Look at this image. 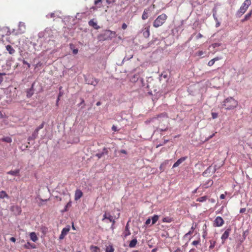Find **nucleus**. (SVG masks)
<instances>
[{
    "mask_svg": "<svg viewBox=\"0 0 252 252\" xmlns=\"http://www.w3.org/2000/svg\"><path fill=\"white\" fill-rule=\"evenodd\" d=\"M150 222H151V219H147L146 220L145 224L148 225V224H149L150 223Z\"/></svg>",
    "mask_w": 252,
    "mask_h": 252,
    "instance_id": "obj_56",
    "label": "nucleus"
},
{
    "mask_svg": "<svg viewBox=\"0 0 252 252\" xmlns=\"http://www.w3.org/2000/svg\"><path fill=\"white\" fill-rule=\"evenodd\" d=\"M9 196L8 194L6 193V192L2 190L0 191V199H3L4 198H8Z\"/></svg>",
    "mask_w": 252,
    "mask_h": 252,
    "instance_id": "obj_20",
    "label": "nucleus"
},
{
    "mask_svg": "<svg viewBox=\"0 0 252 252\" xmlns=\"http://www.w3.org/2000/svg\"><path fill=\"white\" fill-rule=\"evenodd\" d=\"M65 236V235L64 234H63V233L61 232V234H60V237H59V239H60V240H62V239H63L64 238Z\"/></svg>",
    "mask_w": 252,
    "mask_h": 252,
    "instance_id": "obj_51",
    "label": "nucleus"
},
{
    "mask_svg": "<svg viewBox=\"0 0 252 252\" xmlns=\"http://www.w3.org/2000/svg\"><path fill=\"white\" fill-rule=\"evenodd\" d=\"M252 14V10H251L250 12L248 13L245 16L244 19L242 20V22H244L247 20H248L251 17Z\"/></svg>",
    "mask_w": 252,
    "mask_h": 252,
    "instance_id": "obj_18",
    "label": "nucleus"
},
{
    "mask_svg": "<svg viewBox=\"0 0 252 252\" xmlns=\"http://www.w3.org/2000/svg\"><path fill=\"white\" fill-rule=\"evenodd\" d=\"M38 131H39L38 129H35L34 132L32 133V136L29 137L28 140H33L35 139L38 136Z\"/></svg>",
    "mask_w": 252,
    "mask_h": 252,
    "instance_id": "obj_10",
    "label": "nucleus"
},
{
    "mask_svg": "<svg viewBox=\"0 0 252 252\" xmlns=\"http://www.w3.org/2000/svg\"><path fill=\"white\" fill-rule=\"evenodd\" d=\"M137 243V239L135 238L133 239L130 241L129 244V247L130 248H134L135 246V245H136Z\"/></svg>",
    "mask_w": 252,
    "mask_h": 252,
    "instance_id": "obj_19",
    "label": "nucleus"
},
{
    "mask_svg": "<svg viewBox=\"0 0 252 252\" xmlns=\"http://www.w3.org/2000/svg\"><path fill=\"white\" fill-rule=\"evenodd\" d=\"M71 201H69V202H68V203H67V204L65 205V208H64V211H67V208H68V207H71Z\"/></svg>",
    "mask_w": 252,
    "mask_h": 252,
    "instance_id": "obj_35",
    "label": "nucleus"
},
{
    "mask_svg": "<svg viewBox=\"0 0 252 252\" xmlns=\"http://www.w3.org/2000/svg\"><path fill=\"white\" fill-rule=\"evenodd\" d=\"M225 194H221L220 195V198L221 199H224V198H225Z\"/></svg>",
    "mask_w": 252,
    "mask_h": 252,
    "instance_id": "obj_60",
    "label": "nucleus"
},
{
    "mask_svg": "<svg viewBox=\"0 0 252 252\" xmlns=\"http://www.w3.org/2000/svg\"><path fill=\"white\" fill-rule=\"evenodd\" d=\"M133 57V55L132 54H130L129 56H126L123 60L122 61V62L121 64H120L119 65H121L122 64V63H123L124 62H125V61H128L130 59L132 58Z\"/></svg>",
    "mask_w": 252,
    "mask_h": 252,
    "instance_id": "obj_30",
    "label": "nucleus"
},
{
    "mask_svg": "<svg viewBox=\"0 0 252 252\" xmlns=\"http://www.w3.org/2000/svg\"><path fill=\"white\" fill-rule=\"evenodd\" d=\"M149 10L148 9H145L143 12V14L142 15V19L143 20H146L148 18V12Z\"/></svg>",
    "mask_w": 252,
    "mask_h": 252,
    "instance_id": "obj_21",
    "label": "nucleus"
},
{
    "mask_svg": "<svg viewBox=\"0 0 252 252\" xmlns=\"http://www.w3.org/2000/svg\"><path fill=\"white\" fill-rule=\"evenodd\" d=\"M100 3H101V0H96L94 1V4L95 5H98Z\"/></svg>",
    "mask_w": 252,
    "mask_h": 252,
    "instance_id": "obj_52",
    "label": "nucleus"
},
{
    "mask_svg": "<svg viewBox=\"0 0 252 252\" xmlns=\"http://www.w3.org/2000/svg\"><path fill=\"white\" fill-rule=\"evenodd\" d=\"M207 199V197L206 196H204L200 197L199 198H198L197 199V201L200 202H203L205 201Z\"/></svg>",
    "mask_w": 252,
    "mask_h": 252,
    "instance_id": "obj_31",
    "label": "nucleus"
},
{
    "mask_svg": "<svg viewBox=\"0 0 252 252\" xmlns=\"http://www.w3.org/2000/svg\"><path fill=\"white\" fill-rule=\"evenodd\" d=\"M251 4V0H245L236 13L237 18H240L247 11Z\"/></svg>",
    "mask_w": 252,
    "mask_h": 252,
    "instance_id": "obj_2",
    "label": "nucleus"
},
{
    "mask_svg": "<svg viewBox=\"0 0 252 252\" xmlns=\"http://www.w3.org/2000/svg\"><path fill=\"white\" fill-rule=\"evenodd\" d=\"M6 49L8 52L9 54L10 55L13 54L15 52V50L13 49V48L10 45H7L6 46Z\"/></svg>",
    "mask_w": 252,
    "mask_h": 252,
    "instance_id": "obj_14",
    "label": "nucleus"
},
{
    "mask_svg": "<svg viewBox=\"0 0 252 252\" xmlns=\"http://www.w3.org/2000/svg\"><path fill=\"white\" fill-rule=\"evenodd\" d=\"M187 158V157H182L178 159L176 162L173 164L172 168H175L178 167L180 164L184 161Z\"/></svg>",
    "mask_w": 252,
    "mask_h": 252,
    "instance_id": "obj_7",
    "label": "nucleus"
},
{
    "mask_svg": "<svg viewBox=\"0 0 252 252\" xmlns=\"http://www.w3.org/2000/svg\"><path fill=\"white\" fill-rule=\"evenodd\" d=\"M5 75V73H0V84L1 83V82L3 81V78L2 77V76H4Z\"/></svg>",
    "mask_w": 252,
    "mask_h": 252,
    "instance_id": "obj_39",
    "label": "nucleus"
},
{
    "mask_svg": "<svg viewBox=\"0 0 252 252\" xmlns=\"http://www.w3.org/2000/svg\"><path fill=\"white\" fill-rule=\"evenodd\" d=\"M217 170V165H214L213 167L212 166V173H214Z\"/></svg>",
    "mask_w": 252,
    "mask_h": 252,
    "instance_id": "obj_44",
    "label": "nucleus"
},
{
    "mask_svg": "<svg viewBox=\"0 0 252 252\" xmlns=\"http://www.w3.org/2000/svg\"><path fill=\"white\" fill-rule=\"evenodd\" d=\"M158 216L155 215L154 216L152 217V224H154L158 220Z\"/></svg>",
    "mask_w": 252,
    "mask_h": 252,
    "instance_id": "obj_28",
    "label": "nucleus"
},
{
    "mask_svg": "<svg viewBox=\"0 0 252 252\" xmlns=\"http://www.w3.org/2000/svg\"><path fill=\"white\" fill-rule=\"evenodd\" d=\"M167 17L165 14H162L159 15L153 23L154 27L158 28L162 25L165 22Z\"/></svg>",
    "mask_w": 252,
    "mask_h": 252,
    "instance_id": "obj_3",
    "label": "nucleus"
},
{
    "mask_svg": "<svg viewBox=\"0 0 252 252\" xmlns=\"http://www.w3.org/2000/svg\"><path fill=\"white\" fill-rule=\"evenodd\" d=\"M30 238L33 242H36L38 240V237L36 236V234L35 232H31L30 234Z\"/></svg>",
    "mask_w": 252,
    "mask_h": 252,
    "instance_id": "obj_16",
    "label": "nucleus"
},
{
    "mask_svg": "<svg viewBox=\"0 0 252 252\" xmlns=\"http://www.w3.org/2000/svg\"><path fill=\"white\" fill-rule=\"evenodd\" d=\"M157 41H158V43L159 42V39L158 37H153L152 40L148 43V46H152L154 45Z\"/></svg>",
    "mask_w": 252,
    "mask_h": 252,
    "instance_id": "obj_15",
    "label": "nucleus"
},
{
    "mask_svg": "<svg viewBox=\"0 0 252 252\" xmlns=\"http://www.w3.org/2000/svg\"><path fill=\"white\" fill-rule=\"evenodd\" d=\"M159 169L161 172H163L165 169V167L163 165H162V163L160 164L159 166Z\"/></svg>",
    "mask_w": 252,
    "mask_h": 252,
    "instance_id": "obj_47",
    "label": "nucleus"
},
{
    "mask_svg": "<svg viewBox=\"0 0 252 252\" xmlns=\"http://www.w3.org/2000/svg\"><path fill=\"white\" fill-rule=\"evenodd\" d=\"M217 11L215 9H213V16L216 22H218V18L216 16Z\"/></svg>",
    "mask_w": 252,
    "mask_h": 252,
    "instance_id": "obj_34",
    "label": "nucleus"
},
{
    "mask_svg": "<svg viewBox=\"0 0 252 252\" xmlns=\"http://www.w3.org/2000/svg\"><path fill=\"white\" fill-rule=\"evenodd\" d=\"M217 170V165H214L213 167L212 166V173H214Z\"/></svg>",
    "mask_w": 252,
    "mask_h": 252,
    "instance_id": "obj_45",
    "label": "nucleus"
},
{
    "mask_svg": "<svg viewBox=\"0 0 252 252\" xmlns=\"http://www.w3.org/2000/svg\"><path fill=\"white\" fill-rule=\"evenodd\" d=\"M10 240L11 241V242H15L16 241V239L14 238V237H11L10 238Z\"/></svg>",
    "mask_w": 252,
    "mask_h": 252,
    "instance_id": "obj_63",
    "label": "nucleus"
},
{
    "mask_svg": "<svg viewBox=\"0 0 252 252\" xmlns=\"http://www.w3.org/2000/svg\"><path fill=\"white\" fill-rule=\"evenodd\" d=\"M119 217H120V213L119 212V211L117 210V211H116V215H114V216H111V221L113 220V223H114V222H115L114 220L118 219L119 218Z\"/></svg>",
    "mask_w": 252,
    "mask_h": 252,
    "instance_id": "obj_24",
    "label": "nucleus"
},
{
    "mask_svg": "<svg viewBox=\"0 0 252 252\" xmlns=\"http://www.w3.org/2000/svg\"><path fill=\"white\" fill-rule=\"evenodd\" d=\"M78 50L77 49H73L72 50V53L73 54L76 55L78 53Z\"/></svg>",
    "mask_w": 252,
    "mask_h": 252,
    "instance_id": "obj_50",
    "label": "nucleus"
},
{
    "mask_svg": "<svg viewBox=\"0 0 252 252\" xmlns=\"http://www.w3.org/2000/svg\"><path fill=\"white\" fill-rule=\"evenodd\" d=\"M44 122H42V124L39 126H38L36 129H38V130L39 131L40 129H42L44 127Z\"/></svg>",
    "mask_w": 252,
    "mask_h": 252,
    "instance_id": "obj_37",
    "label": "nucleus"
},
{
    "mask_svg": "<svg viewBox=\"0 0 252 252\" xmlns=\"http://www.w3.org/2000/svg\"><path fill=\"white\" fill-rule=\"evenodd\" d=\"M104 153H98L96 154V156L98 157V158H100L102 155L104 154Z\"/></svg>",
    "mask_w": 252,
    "mask_h": 252,
    "instance_id": "obj_59",
    "label": "nucleus"
},
{
    "mask_svg": "<svg viewBox=\"0 0 252 252\" xmlns=\"http://www.w3.org/2000/svg\"><path fill=\"white\" fill-rule=\"evenodd\" d=\"M218 114L217 113H212V118L215 119L216 118H217L218 117Z\"/></svg>",
    "mask_w": 252,
    "mask_h": 252,
    "instance_id": "obj_41",
    "label": "nucleus"
},
{
    "mask_svg": "<svg viewBox=\"0 0 252 252\" xmlns=\"http://www.w3.org/2000/svg\"><path fill=\"white\" fill-rule=\"evenodd\" d=\"M23 64H26V65H27V66H28V67L29 68H30V66H31L30 64L29 63H28L27 61H26L25 60H23Z\"/></svg>",
    "mask_w": 252,
    "mask_h": 252,
    "instance_id": "obj_49",
    "label": "nucleus"
},
{
    "mask_svg": "<svg viewBox=\"0 0 252 252\" xmlns=\"http://www.w3.org/2000/svg\"><path fill=\"white\" fill-rule=\"evenodd\" d=\"M224 223V220L221 217L218 216L214 221V226L220 227Z\"/></svg>",
    "mask_w": 252,
    "mask_h": 252,
    "instance_id": "obj_4",
    "label": "nucleus"
},
{
    "mask_svg": "<svg viewBox=\"0 0 252 252\" xmlns=\"http://www.w3.org/2000/svg\"><path fill=\"white\" fill-rule=\"evenodd\" d=\"M32 93H30V92H28L27 94V96L28 97H31L32 95Z\"/></svg>",
    "mask_w": 252,
    "mask_h": 252,
    "instance_id": "obj_61",
    "label": "nucleus"
},
{
    "mask_svg": "<svg viewBox=\"0 0 252 252\" xmlns=\"http://www.w3.org/2000/svg\"><path fill=\"white\" fill-rule=\"evenodd\" d=\"M231 231V229L230 228H228L225 230L224 232L223 233L221 237V239L222 241V243H223L228 238V236Z\"/></svg>",
    "mask_w": 252,
    "mask_h": 252,
    "instance_id": "obj_6",
    "label": "nucleus"
},
{
    "mask_svg": "<svg viewBox=\"0 0 252 252\" xmlns=\"http://www.w3.org/2000/svg\"><path fill=\"white\" fill-rule=\"evenodd\" d=\"M169 163L168 160H165L164 162L162 163V165L165 167Z\"/></svg>",
    "mask_w": 252,
    "mask_h": 252,
    "instance_id": "obj_43",
    "label": "nucleus"
},
{
    "mask_svg": "<svg viewBox=\"0 0 252 252\" xmlns=\"http://www.w3.org/2000/svg\"><path fill=\"white\" fill-rule=\"evenodd\" d=\"M24 247L25 249H29L30 248L34 249L35 248V246L34 244H32L31 243L28 242L26 244L24 245Z\"/></svg>",
    "mask_w": 252,
    "mask_h": 252,
    "instance_id": "obj_17",
    "label": "nucleus"
},
{
    "mask_svg": "<svg viewBox=\"0 0 252 252\" xmlns=\"http://www.w3.org/2000/svg\"><path fill=\"white\" fill-rule=\"evenodd\" d=\"M166 116V114H165V113H161V114L158 115L157 117H154V118H153L149 120V122H155L156 121H158V118H160L161 117H164V116Z\"/></svg>",
    "mask_w": 252,
    "mask_h": 252,
    "instance_id": "obj_13",
    "label": "nucleus"
},
{
    "mask_svg": "<svg viewBox=\"0 0 252 252\" xmlns=\"http://www.w3.org/2000/svg\"><path fill=\"white\" fill-rule=\"evenodd\" d=\"M249 230L247 229L245 231H244L243 232V239L245 240L247 237V236H248V235L249 234Z\"/></svg>",
    "mask_w": 252,
    "mask_h": 252,
    "instance_id": "obj_32",
    "label": "nucleus"
},
{
    "mask_svg": "<svg viewBox=\"0 0 252 252\" xmlns=\"http://www.w3.org/2000/svg\"><path fill=\"white\" fill-rule=\"evenodd\" d=\"M210 243H211V245L210 246V248L213 249L215 246V241L212 242V241H210Z\"/></svg>",
    "mask_w": 252,
    "mask_h": 252,
    "instance_id": "obj_42",
    "label": "nucleus"
},
{
    "mask_svg": "<svg viewBox=\"0 0 252 252\" xmlns=\"http://www.w3.org/2000/svg\"><path fill=\"white\" fill-rule=\"evenodd\" d=\"M173 252H181V250L180 248H178L175 251H174Z\"/></svg>",
    "mask_w": 252,
    "mask_h": 252,
    "instance_id": "obj_64",
    "label": "nucleus"
},
{
    "mask_svg": "<svg viewBox=\"0 0 252 252\" xmlns=\"http://www.w3.org/2000/svg\"><path fill=\"white\" fill-rule=\"evenodd\" d=\"M127 28V25L126 23H123L122 26V28L125 30Z\"/></svg>",
    "mask_w": 252,
    "mask_h": 252,
    "instance_id": "obj_55",
    "label": "nucleus"
},
{
    "mask_svg": "<svg viewBox=\"0 0 252 252\" xmlns=\"http://www.w3.org/2000/svg\"><path fill=\"white\" fill-rule=\"evenodd\" d=\"M215 135V133L212 134V135H210L207 138L205 139V141H208L209 139H211L213 136Z\"/></svg>",
    "mask_w": 252,
    "mask_h": 252,
    "instance_id": "obj_53",
    "label": "nucleus"
},
{
    "mask_svg": "<svg viewBox=\"0 0 252 252\" xmlns=\"http://www.w3.org/2000/svg\"><path fill=\"white\" fill-rule=\"evenodd\" d=\"M90 249L91 252H99V249L96 246H91Z\"/></svg>",
    "mask_w": 252,
    "mask_h": 252,
    "instance_id": "obj_29",
    "label": "nucleus"
},
{
    "mask_svg": "<svg viewBox=\"0 0 252 252\" xmlns=\"http://www.w3.org/2000/svg\"><path fill=\"white\" fill-rule=\"evenodd\" d=\"M105 219H108L110 220V215L108 214V215L105 213L104 215H103V220H105Z\"/></svg>",
    "mask_w": 252,
    "mask_h": 252,
    "instance_id": "obj_36",
    "label": "nucleus"
},
{
    "mask_svg": "<svg viewBox=\"0 0 252 252\" xmlns=\"http://www.w3.org/2000/svg\"><path fill=\"white\" fill-rule=\"evenodd\" d=\"M238 105V102L233 97H229L222 102V106L226 110L233 109Z\"/></svg>",
    "mask_w": 252,
    "mask_h": 252,
    "instance_id": "obj_1",
    "label": "nucleus"
},
{
    "mask_svg": "<svg viewBox=\"0 0 252 252\" xmlns=\"http://www.w3.org/2000/svg\"><path fill=\"white\" fill-rule=\"evenodd\" d=\"M140 82H141L142 86L143 87L145 86V83H144V80H143V78H140Z\"/></svg>",
    "mask_w": 252,
    "mask_h": 252,
    "instance_id": "obj_58",
    "label": "nucleus"
},
{
    "mask_svg": "<svg viewBox=\"0 0 252 252\" xmlns=\"http://www.w3.org/2000/svg\"><path fill=\"white\" fill-rule=\"evenodd\" d=\"M7 174L12 176H19L20 175V170L16 169L15 170H10L8 171Z\"/></svg>",
    "mask_w": 252,
    "mask_h": 252,
    "instance_id": "obj_11",
    "label": "nucleus"
},
{
    "mask_svg": "<svg viewBox=\"0 0 252 252\" xmlns=\"http://www.w3.org/2000/svg\"><path fill=\"white\" fill-rule=\"evenodd\" d=\"M219 59H219V58H218V57H216V58H214L213 59H212V60H210V61L208 62V66H212V65L214 64V63H215V61H218Z\"/></svg>",
    "mask_w": 252,
    "mask_h": 252,
    "instance_id": "obj_23",
    "label": "nucleus"
},
{
    "mask_svg": "<svg viewBox=\"0 0 252 252\" xmlns=\"http://www.w3.org/2000/svg\"><path fill=\"white\" fill-rule=\"evenodd\" d=\"M204 54V52L202 51H199L197 53L196 55L198 56H201Z\"/></svg>",
    "mask_w": 252,
    "mask_h": 252,
    "instance_id": "obj_46",
    "label": "nucleus"
},
{
    "mask_svg": "<svg viewBox=\"0 0 252 252\" xmlns=\"http://www.w3.org/2000/svg\"><path fill=\"white\" fill-rule=\"evenodd\" d=\"M246 209L245 208H241L240 210V213H243L246 211Z\"/></svg>",
    "mask_w": 252,
    "mask_h": 252,
    "instance_id": "obj_57",
    "label": "nucleus"
},
{
    "mask_svg": "<svg viewBox=\"0 0 252 252\" xmlns=\"http://www.w3.org/2000/svg\"><path fill=\"white\" fill-rule=\"evenodd\" d=\"M83 196V192L80 189H76L74 195V199L77 201Z\"/></svg>",
    "mask_w": 252,
    "mask_h": 252,
    "instance_id": "obj_8",
    "label": "nucleus"
},
{
    "mask_svg": "<svg viewBox=\"0 0 252 252\" xmlns=\"http://www.w3.org/2000/svg\"><path fill=\"white\" fill-rule=\"evenodd\" d=\"M70 48L73 50V49H75L74 45L73 44H69Z\"/></svg>",
    "mask_w": 252,
    "mask_h": 252,
    "instance_id": "obj_62",
    "label": "nucleus"
},
{
    "mask_svg": "<svg viewBox=\"0 0 252 252\" xmlns=\"http://www.w3.org/2000/svg\"><path fill=\"white\" fill-rule=\"evenodd\" d=\"M70 230V226L68 225L67 227H64L62 231V233L65 235H66V234L68 233V232Z\"/></svg>",
    "mask_w": 252,
    "mask_h": 252,
    "instance_id": "obj_25",
    "label": "nucleus"
},
{
    "mask_svg": "<svg viewBox=\"0 0 252 252\" xmlns=\"http://www.w3.org/2000/svg\"><path fill=\"white\" fill-rule=\"evenodd\" d=\"M199 243V241L198 240H195V241H193L192 242V244L194 246H196L197 245V244H198Z\"/></svg>",
    "mask_w": 252,
    "mask_h": 252,
    "instance_id": "obj_48",
    "label": "nucleus"
},
{
    "mask_svg": "<svg viewBox=\"0 0 252 252\" xmlns=\"http://www.w3.org/2000/svg\"><path fill=\"white\" fill-rule=\"evenodd\" d=\"M221 45V43H215L212 44L211 46L213 48H215L216 47H219Z\"/></svg>",
    "mask_w": 252,
    "mask_h": 252,
    "instance_id": "obj_33",
    "label": "nucleus"
},
{
    "mask_svg": "<svg viewBox=\"0 0 252 252\" xmlns=\"http://www.w3.org/2000/svg\"><path fill=\"white\" fill-rule=\"evenodd\" d=\"M89 25L94 29H98L99 28V27L97 25V23L94 21V19L91 20L89 22Z\"/></svg>",
    "mask_w": 252,
    "mask_h": 252,
    "instance_id": "obj_9",
    "label": "nucleus"
},
{
    "mask_svg": "<svg viewBox=\"0 0 252 252\" xmlns=\"http://www.w3.org/2000/svg\"><path fill=\"white\" fill-rule=\"evenodd\" d=\"M143 35L145 38H148L150 36L149 27H146L143 30Z\"/></svg>",
    "mask_w": 252,
    "mask_h": 252,
    "instance_id": "obj_12",
    "label": "nucleus"
},
{
    "mask_svg": "<svg viewBox=\"0 0 252 252\" xmlns=\"http://www.w3.org/2000/svg\"><path fill=\"white\" fill-rule=\"evenodd\" d=\"M162 221L163 222H170L171 221V219L168 218H164L163 219Z\"/></svg>",
    "mask_w": 252,
    "mask_h": 252,
    "instance_id": "obj_38",
    "label": "nucleus"
},
{
    "mask_svg": "<svg viewBox=\"0 0 252 252\" xmlns=\"http://www.w3.org/2000/svg\"><path fill=\"white\" fill-rule=\"evenodd\" d=\"M130 234V231L128 228V224L127 223L126 225V226L125 228V237H126L127 236L129 235Z\"/></svg>",
    "mask_w": 252,
    "mask_h": 252,
    "instance_id": "obj_27",
    "label": "nucleus"
},
{
    "mask_svg": "<svg viewBox=\"0 0 252 252\" xmlns=\"http://www.w3.org/2000/svg\"><path fill=\"white\" fill-rule=\"evenodd\" d=\"M111 41L113 42L118 43L122 40V37L121 36H117L115 32L111 31Z\"/></svg>",
    "mask_w": 252,
    "mask_h": 252,
    "instance_id": "obj_5",
    "label": "nucleus"
},
{
    "mask_svg": "<svg viewBox=\"0 0 252 252\" xmlns=\"http://www.w3.org/2000/svg\"><path fill=\"white\" fill-rule=\"evenodd\" d=\"M1 140L2 141L9 143H11L12 141L11 138L9 136L3 137L2 138H1Z\"/></svg>",
    "mask_w": 252,
    "mask_h": 252,
    "instance_id": "obj_26",
    "label": "nucleus"
},
{
    "mask_svg": "<svg viewBox=\"0 0 252 252\" xmlns=\"http://www.w3.org/2000/svg\"><path fill=\"white\" fill-rule=\"evenodd\" d=\"M212 166H209L202 173L203 176H205L208 173L212 172Z\"/></svg>",
    "mask_w": 252,
    "mask_h": 252,
    "instance_id": "obj_22",
    "label": "nucleus"
},
{
    "mask_svg": "<svg viewBox=\"0 0 252 252\" xmlns=\"http://www.w3.org/2000/svg\"><path fill=\"white\" fill-rule=\"evenodd\" d=\"M111 129L114 131H117L119 130V129L118 128L117 126H116L115 125H113L112 127H111Z\"/></svg>",
    "mask_w": 252,
    "mask_h": 252,
    "instance_id": "obj_40",
    "label": "nucleus"
},
{
    "mask_svg": "<svg viewBox=\"0 0 252 252\" xmlns=\"http://www.w3.org/2000/svg\"><path fill=\"white\" fill-rule=\"evenodd\" d=\"M167 129H168V127H166L165 128H159V129L160 131H166Z\"/></svg>",
    "mask_w": 252,
    "mask_h": 252,
    "instance_id": "obj_54",
    "label": "nucleus"
}]
</instances>
